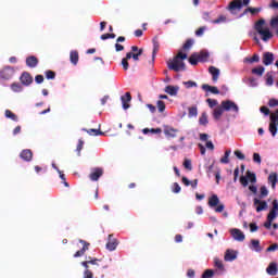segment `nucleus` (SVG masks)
Returning a JSON list of instances; mask_svg holds the SVG:
<instances>
[{
    "label": "nucleus",
    "mask_w": 278,
    "mask_h": 278,
    "mask_svg": "<svg viewBox=\"0 0 278 278\" xmlns=\"http://www.w3.org/2000/svg\"><path fill=\"white\" fill-rule=\"evenodd\" d=\"M184 166L187 170H192V163H191V160L189 159H186L185 162H184Z\"/></svg>",
    "instance_id": "48"
},
{
    "label": "nucleus",
    "mask_w": 278,
    "mask_h": 278,
    "mask_svg": "<svg viewBox=\"0 0 278 278\" xmlns=\"http://www.w3.org/2000/svg\"><path fill=\"white\" fill-rule=\"evenodd\" d=\"M102 175H103V168L96 167V168L91 169V173L89 174V179H90V181H99V179L102 177Z\"/></svg>",
    "instance_id": "9"
},
{
    "label": "nucleus",
    "mask_w": 278,
    "mask_h": 278,
    "mask_svg": "<svg viewBox=\"0 0 278 278\" xmlns=\"http://www.w3.org/2000/svg\"><path fill=\"white\" fill-rule=\"evenodd\" d=\"M11 90L14 92H21L23 91V85H20L18 83H13L11 85Z\"/></svg>",
    "instance_id": "35"
},
{
    "label": "nucleus",
    "mask_w": 278,
    "mask_h": 278,
    "mask_svg": "<svg viewBox=\"0 0 278 278\" xmlns=\"http://www.w3.org/2000/svg\"><path fill=\"white\" fill-rule=\"evenodd\" d=\"M252 161L256 164V165H261L262 164V156L260 153H253L252 154Z\"/></svg>",
    "instance_id": "36"
},
{
    "label": "nucleus",
    "mask_w": 278,
    "mask_h": 278,
    "mask_svg": "<svg viewBox=\"0 0 278 278\" xmlns=\"http://www.w3.org/2000/svg\"><path fill=\"white\" fill-rule=\"evenodd\" d=\"M265 68L262 65H260L258 67L253 68L252 73L255 74L256 76L262 77Z\"/></svg>",
    "instance_id": "39"
},
{
    "label": "nucleus",
    "mask_w": 278,
    "mask_h": 278,
    "mask_svg": "<svg viewBox=\"0 0 278 278\" xmlns=\"http://www.w3.org/2000/svg\"><path fill=\"white\" fill-rule=\"evenodd\" d=\"M273 84H274V78L270 73H267L266 74V86H273Z\"/></svg>",
    "instance_id": "46"
},
{
    "label": "nucleus",
    "mask_w": 278,
    "mask_h": 278,
    "mask_svg": "<svg viewBox=\"0 0 278 278\" xmlns=\"http://www.w3.org/2000/svg\"><path fill=\"white\" fill-rule=\"evenodd\" d=\"M271 28H278V15L271 18Z\"/></svg>",
    "instance_id": "56"
},
{
    "label": "nucleus",
    "mask_w": 278,
    "mask_h": 278,
    "mask_svg": "<svg viewBox=\"0 0 278 278\" xmlns=\"http://www.w3.org/2000/svg\"><path fill=\"white\" fill-rule=\"evenodd\" d=\"M220 203V200L218 199L217 195L213 194L208 199V206L210 207H216Z\"/></svg>",
    "instance_id": "26"
},
{
    "label": "nucleus",
    "mask_w": 278,
    "mask_h": 278,
    "mask_svg": "<svg viewBox=\"0 0 278 278\" xmlns=\"http://www.w3.org/2000/svg\"><path fill=\"white\" fill-rule=\"evenodd\" d=\"M243 81L245 84H248L249 87H251V88H256L258 86V80H257V78H254V77H250V78H248V80L243 79Z\"/></svg>",
    "instance_id": "29"
},
{
    "label": "nucleus",
    "mask_w": 278,
    "mask_h": 278,
    "mask_svg": "<svg viewBox=\"0 0 278 278\" xmlns=\"http://www.w3.org/2000/svg\"><path fill=\"white\" fill-rule=\"evenodd\" d=\"M208 123H210V121L207 119V114L202 113L199 117V125L205 127Z\"/></svg>",
    "instance_id": "31"
},
{
    "label": "nucleus",
    "mask_w": 278,
    "mask_h": 278,
    "mask_svg": "<svg viewBox=\"0 0 278 278\" xmlns=\"http://www.w3.org/2000/svg\"><path fill=\"white\" fill-rule=\"evenodd\" d=\"M142 52H143V50L140 49L138 53H132V60H134L135 62H138V61H139V58L142 55Z\"/></svg>",
    "instance_id": "54"
},
{
    "label": "nucleus",
    "mask_w": 278,
    "mask_h": 278,
    "mask_svg": "<svg viewBox=\"0 0 278 278\" xmlns=\"http://www.w3.org/2000/svg\"><path fill=\"white\" fill-rule=\"evenodd\" d=\"M200 61L199 59V54H191L190 58H189V63L191 65H197Z\"/></svg>",
    "instance_id": "34"
},
{
    "label": "nucleus",
    "mask_w": 278,
    "mask_h": 278,
    "mask_svg": "<svg viewBox=\"0 0 278 278\" xmlns=\"http://www.w3.org/2000/svg\"><path fill=\"white\" fill-rule=\"evenodd\" d=\"M266 273H267V275H270V276H277L278 275L277 263H270V265L267 266V268H266Z\"/></svg>",
    "instance_id": "21"
},
{
    "label": "nucleus",
    "mask_w": 278,
    "mask_h": 278,
    "mask_svg": "<svg viewBox=\"0 0 278 278\" xmlns=\"http://www.w3.org/2000/svg\"><path fill=\"white\" fill-rule=\"evenodd\" d=\"M42 81H45V76L42 75L35 76V83L41 84Z\"/></svg>",
    "instance_id": "62"
},
{
    "label": "nucleus",
    "mask_w": 278,
    "mask_h": 278,
    "mask_svg": "<svg viewBox=\"0 0 278 278\" xmlns=\"http://www.w3.org/2000/svg\"><path fill=\"white\" fill-rule=\"evenodd\" d=\"M184 85L186 86L187 89H191V88H195L197 87V83L189 80V81H185Z\"/></svg>",
    "instance_id": "51"
},
{
    "label": "nucleus",
    "mask_w": 278,
    "mask_h": 278,
    "mask_svg": "<svg viewBox=\"0 0 278 278\" xmlns=\"http://www.w3.org/2000/svg\"><path fill=\"white\" fill-rule=\"evenodd\" d=\"M277 117H278V110L271 113L270 115L269 131L271 132L273 137L277 136V132H278Z\"/></svg>",
    "instance_id": "6"
},
{
    "label": "nucleus",
    "mask_w": 278,
    "mask_h": 278,
    "mask_svg": "<svg viewBox=\"0 0 278 278\" xmlns=\"http://www.w3.org/2000/svg\"><path fill=\"white\" fill-rule=\"evenodd\" d=\"M87 132L90 136H103V132L100 129H89Z\"/></svg>",
    "instance_id": "42"
},
{
    "label": "nucleus",
    "mask_w": 278,
    "mask_h": 278,
    "mask_svg": "<svg viewBox=\"0 0 278 278\" xmlns=\"http://www.w3.org/2000/svg\"><path fill=\"white\" fill-rule=\"evenodd\" d=\"M230 155H231V150H227L224 156L220 159V163L228 164Z\"/></svg>",
    "instance_id": "38"
},
{
    "label": "nucleus",
    "mask_w": 278,
    "mask_h": 278,
    "mask_svg": "<svg viewBox=\"0 0 278 278\" xmlns=\"http://www.w3.org/2000/svg\"><path fill=\"white\" fill-rule=\"evenodd\" d=\"M270 212L278 213V201L277 200H274L273 208Z\"/></svg>",
    "instance_id": "61"
},
{
    "label": "nucleus",
    "mask_w": 278,
    "mask_h": 278,
    "mask_svg": "<svg viewBox=\"0 0 278 278\" xmlns=\"http://www.w3.org/2000/svg\"><path fill=\"white\" fill-rule=\"evenodd\" d=\"M206 102H207L210 109H214L218 104L217 100H214V99H207Z\"/></svg>",
    "instance_id": "47"
},
{
    "label": "nucleus",
    "mask_w": 278,
    "mask_h": 278,
    "mask_svg": "<svg viewBox=\"0 0 278 278\" xmlns=\"http://www.w3.org/2000/svg\"><path fill=\"white\" fill-rule=\"evenodd\" d=\"M250 0H232L228 7V11L231 14H236V12H240L242 5H248Z\"/></svg>",
    "instance_id": "3"
},
{
    "label": "nucleus",
    "mask_w": 278,
    "mask_h": 278,
    "mask_svg": "<svg viewBox=\"0 0 278 278\" xmlns=\"http://www.w3.org/2000/svg\"><path fill=\"white\" fill-rule=\"evenodd\" d=\"M277 214H278L277 212L270 211L269 215H267V220H270V222L275 220L277 218Z\"/></svg>",
    "instance_id": "57"
},
{
    "label": "nucleus",
    "mask_w": 278,
    "mask_h": 278,
    "mask_svg": "<svg viewBox=\"0 0 278 278\" xmlns=\"http://www.w3.org/2000/svg\"><path fill=\"white\" fill-rule=\"evenodd\" d=\"M255 31L260 34L262 40L267 41L273 38V34L265 20H260L254 25Z\"/></svg>",
    "instance_id": "2"
},
{
    "label": "nucleus",
    "mask_w": 278,
    "mask_h": 278,
    "mask_svg": "<svg viewBox=\"0 0 278 278\" xmlns=\"http://www.w3.org/2000/svg\"><path fill=\"white\" fill-rule=\"evenodd\" d=\"M70 62L73 63V65H77L79 62V52L76 50H73L70 52Z\"/></svg>",
    "instance_id": "24"
},
{
    "label": "nucleus",
    "mask_w": 278,
    "mask_h": 278,
    "mask_svg": "<svg viewBox=\"0 0 278 278\" xmlns=\"http://www.w3.org/2000/svg\"><path fill=\"white\" fill-rule=\"evenodd\" d=\"M274 62V54L270 52H265L263 54V64L269 66Z\"/></svg>",
    "instance_id": "20"
},
{
    "label": "nucleus",
    "mask_w": 278,
    "mask_h": 278,
    "mask_svg": "<svg viewBox=\"0 0 278 278\" xmlns=\"http://www.w3.org/2000/svg\"><path fill=\"white\" fill-rule=\"evenodd\" d=\"M267 181H269V184H271V188L275 189V186H277V182H278V174L276 173L269 174Z\"/></svg>",
    "instance_id": "25"
},
{
    "label": "nucleus",
    "mask_w": 278,
    "mask_h": 278,
    "mask_svg": "<svg viewBox=\"0 0 278 278\" xmlns=\"http://www.w3.org/2000/svg\"><path fill=\"white\" fill-rule=\"evenodd\" d=\"M269 106H270V108H276V106H278V100L271 99V100L269 101Z\"/></svg>",
    "instance_id": "63"
},
{
    "label": "nucleus",
    "mask_w": 278,
    "mask_h": 278,
    "mask_svg": "<svg viewBox=\"0 0 278 278\" xmlns=\"http://www.w3.org/2000/svg\"><path fill=\"white\" fill-rule=\"evenodd\" d=\"M194 45L193 39H188L184 45V51H179L175 56V71H185L184 61L188 59V53L186 51H190L192 46Z\"/></svg>",
    "instance_id": "1"
},
{
    "label": "nucleus",
    "mask_w": 278,
    "mask_h": 278,
    "mask_svg": "<svg viewBox=\"0 0 278 278\" xmlns=\"http://www.w3.org/2000/svg\"><path fill=\"white\" fill-rule=\"evenodd\" d=\"M220 106H222V109H223L225 112H235V113H237V114H238V112H239V106H238V104H236L235 102H232V101H230V100L222 101Z\"/></svg>",
    "instance_id": "4"
},
{
    "label": "nucleus",
    "mask_w": 278,
    "mask_h": 278,
    "mask_svg": "<svg viewBox=\"0 0 278 278\" xmlns=\"http://www.w3.org/2000/svg\"><path fill=\"white\" fill-rule=\"evenodd\" d=\"M244 62H249V63L260 62V56H258V54H253L252 58H245Z\"/></svg>",
    "instance_id": "43"
},
{
    "label": "nucleus",
    "mask_w": 278,
    "mask_h": 278,
    "mask_svg": "<svg viewBox=\"0 0 278 278\" xmlns=\"http://www.w3.org/2000/svg\"><path fill=\"white\" fill-rule=\"evenodd\" d=\"M250 249H251L252 251H255V252H261V251H262V248H261V245H260V241L256 240V239H252V240H251Z\"/></svg>",
    "instance_id": "28"
},
{
    "label": "nucleus",
    "mask_w": 278,
    "mask_h": 278,
    "mask_svg": "<svg viewBox=\"0 0 278 278\" xmlns=\"http://www.w3.org/2000/svg\"><path fill=\"white\" fill-rule=\"evenodd\" d=\"M268 189H267V187L266 186H262L261 187V197L262 198H266L267 195H268Z\"/></svg>",
    "instance_id": "52"
},
{
    "label": "nucleus",
    "mask_w": 278,
    "mask_h": 278,
    "mask_svg": "<svg viewBox=\"0 0 278 278\" xmlns=\"http://www.w3.org/2000/svg\"><path fill=\"white\" fill-rule=\"evenodd\" d=\"M214 263H215V267L217 268V270L219 271V274L224 273L225 271V266L223 264V261H220V258H215L214 260Z\"/></svg>",
    "instance_id": "30"
},
{
    "label": "nucleus",
    "mask_w": 278,
    "mask_h": 278,
    "mask_svg": "<svg viewBox=\"0 0 278 278\" xmlns=\"http://www.w3.org/2000/svg\"><path fill=\"white\" fill-rule=\"evenodd\" d=\"M224 112L225 111H224L223 106H216L215 110H213V118L215 121H220Z\"/></svg>",
    "instance_id": "23"
},
{
    "label": "nucleus",
    "mask_w": 278,
    "mask_h": 278,
    "mask_svg": "<svg viewBox=\"0 0 278 278\" xmlns=\"http://www.w3.org/2000/svg\"><path fill=\"white\" fill-rule=\"evenodd\" d=\"M156 109L162 113L166 110V104L162 100H159L156 101Z\"/></svg>",
    "instance_id": "41"
},
{
    "label": "nucleus",
    "mask_w": 278,
    "mask_h": 278,
    "mask_svg": "<svg viewBox=\"0 0 278 278\" xmlns=\"http://www.w3.org/2000/svg\"><path fill=\"white\" fill-rule=\"evenodd\" d=\"M84 278H93V274L90 269H86L84 273Z\"/></svg>",
    "instance_id": "60"
},
{
    "label": "nucleus",
    "mask_w": 278,
    "mask_h": 278,
    "mask_svg": "<svg viewBox=\"0 0 278 278\" xmlns=\"http://www.w3.org/2000/svg\"><path fill=\"white\" fill-rule=\"evenodd\" d=\"M202 90L210 91L213 94L220 93V91L217 89V87L211 86V85H202Z\"/></svg>",
    "instance_id": "27"
},
{
    "label": "nucleus",
    "mask_w": 278,
    "mask_h": 278,
    "mask_svg": "<svg viewBox=\"0 0 278 278\" xmlns=\"http://www.w3.org/2000/svg\"><path fill=\"white\" fill-rule=\"evenodd\" d=\"M163 132H164V135H165V137H166L167 139H172V138H174V136H175V130H174V128H173L172 126H169V125H164V127H163Z\"/></svg>",
    "instance_id": "19"
},
{
    "label": "nucleus",
    "mask_w": 278,
    "mask_h": 278,
    "mask_svg": "<svg viewBox=\"0 0 278 278\" xmlns=\"http://www.w3.org/2000/svg\"><path fill=\"white\" fill-rule=\"evenodd\" d=\"M188 115H189V117H197L199 115V111H198L197 106H191L189 109Z\"/></svg>",
    "instance_id": "40"
},
{
    "label": "nucleus",
    "mask_w": 278,
    "mask_h": 278,
    "mask_svg": "<svg viewBox=\"0 0 278 278\" xmlns=\"http://www.w3.org/2000/svg\"><path fill=\"white\" fill-rule=\"evenodd\" d=\"M152 42H153V50H152V60H151V64H153V62H155V58H156V54L157 52L160 51V41H159V37L155 36L153 39H152Z\"/></svg>",
    "instance_id": "15"
},
{
    "label": "nucleus",
    "mask_w": 278,
    "mask_h": 278,
    "mask_svg": "<svg viewBox=\"0 0 278 278\" xmlns=\"http://www.w3.org/2000/svg\"><path fill=\"white\" fill-rule=\"evenodd\" d=\"M118 245V241L116 238H114V235H109V240L106 243V250L108 251H115Z\"/></svg>",
    "instance_id": "14"
},
{
    "label": "nucleus",
    "mask_w": 278,
    "mask_h": 278,
    "mask_svg": "<svg viewBox=\"0 0 278 278\" xmlns=\"http://www.w3.org/2000/svg\"><path fill=\"white\" fill-rule=\"evenodd\" d=\"M20 81H21V84H22L23 86L28 87V86H30L31 83H34V77L30 76L29 73L23 72L22 75H21V77H20Z\"/></svg>",
    "instance_id": "11"
},
{
    "label": "nucleus",
    "mask_w": 278,
    "mask_h": 278,
    "mask_svg": "<svg viewBox=\"0 0 278 278\" xmlns=\"http://www.w3.org/2000/svg\"><path fill=\"white\" fill-rule=\"evenodd\" d=\"M258 230V226L256 224H250V231L255 232Z\"/></svg>",
    "instance_id": "64"
},
{
    "label": "nucleus",
    "mask_w": 278,
    "mask_h": 278,
    "mask_svg": "<svg viewBox=\"0 0 278 278\" xmlns=\"http://www.w3.org/2000/svg\"><path fill=\"white\" fill-rule=\"evenodd\" d=\"M116 35L115 34H104L100 36L101 40H109V39H115Z\"/></svg>",
    "instance_id": "45"
},
{
    "label": "nucleus",
    "mask_w": 278,
    "mask_h": 278,
    "mask_svg": "<svg viewBox=\"0 0 278 278\" xmlns=\"http://www.w3.org/2000/svg\"><path fill=\"white\" fill-rule=\"evenodd\" d=\"M39 60L36 55H29L26 59V64L29 68H36L38 66Z\"/></svg>",
    "instance_id": "17"
},
{
    "label": "nucleus",
    "mask_w": 278,
    "mask_h": 278,
    "mask_svg": "<svg viewBox=\"0 0 278 278\" xmlns=\"http://www.w3.org/2000/svg\"><path fill=\"white\" fill-rule=\"evenodd\" d=\"M198 58L200 62H206L210 58V53L202 51L198 54Z\"/></svg>",
    "instance_id": "37"
},
{
    "label": "nucleus",
    "mask_w": 278,
    "mask_h": 278,
    "mask_svg": "<svg viewBox=\"0 0 278 278\" xmlns=\"http://www.w3.org/2000/svg\"><path fill=\"white\" fill-rule=\"evenodd\" d=\"M20 159L23 162H31V160H34V152L31 150H29V149H24L20 153Z\"/></svg>",
    "instance_id": "12"
},
{
    "label": "nucleus",
    "mask_w": 278,
    "mask_h": 278,
    "mask_svg": "<svg viewBox=\"0 0 278 278\" xmlns=\"http://www.w3.org/2000/svg\"><path fill=\"white\" fill-rule=\"evenodd\" d=\"M226 21H227V17L225 15H219V17L216 20H213L212 23L213 24H222V23H225Z\"/></svg>",
    "instance_id": "44"
},
{
    "label": "nucleus",
    "mask_w": 278,
    "mask_h": 278,
    "mask_svg": "<svg viewBox=\"0 0 278 278\" xmlns=\"http://www.w3.org/2000/svg\"><path fill=\"white\" fill-rule=\"evenodd\" d=\"M214 276V270L213 269H207L205 270L204 274H202V278H211Z\"/></svg>",
    "instance_id": "49"
},
{
    "label": "nucleus",
    "mask_w": 278,
    "mask_h": 278,
    "mask_svg": "<svg viewBox=\"0 0 278 278\" xmlns=\"http://www.w3.org/2000/svg\"><path fill=\"white\" fill-rule=\"evenodd\" d=\"M230 235L232 237L233 240H237L239 242H242L245 240V235L244 232H242L240 229L238 228H232L230 229Z\"/></svg>",
    "instance_id": "10"
},
{
    "label": "nucleus",
    "mask_w": 278,
    "mask_h": 278,
    "mask_svg": "<svg viewBox=\"0 0 278 278\" xmlns=\"http://www.w3.org/2000/svg\"><path fill=\"white\" fill-rule=\"evenodd\" d=\"M122 66L124 71H128L129 64L127 59H122Z\"/></svg>",
    "instance_id": "59"
},
{
    "label": "nucleus",
    "mask_w": 278,
    "mask_h": 278,
    "mask_svg": "<svg viewBox=\"0 0 278 278\" xmlns=\"http://www.w3.org/2000/svg\"><path fill=\"white\" fill-rule=\"evenodd\" d=\"M121 101H122L123 110L127 111L130 108V105L128 104L131 101L130 93L127 92L125 96H122Z\"/></svg>",
    "instance_id": "16"
},
{
    "label": "nucleus",
    "mask_w": 278,
    "mask_h": 278,
    "mask_svg": "<svg viewBox=\"0 0 278 278\" xmlns=\"http://www.w3.org/2000/svg\"><path fill=\"white\" fill-rule=\"evenodd\" d=\"M238 252L233 250H227L226 255H224V260L227 262H232L237 260Z\"/></svg>",
    "instance_id": "18"
},
{
    "label": "nucleus",
    "mask_w": 278,
    "mask_h": 278,
    "mask_svg": "<svg viewBox=\"0 0 278 278\" xmlns=\"http://www.w3.org/2000/svg\"><path fill=\"white\" fill-rule=\"evenodd\" d=\"M45 76H46V79L53 80V79L56 78V73L51 71V70H49V71L45 72Z\"/></svg>",
    "instance_id": "33"
},
{
    "label": "nucleus",
    "mask_w": 278,
    "mask_h": 278,
    "mask_svg": "<svg viewBox=\"0 0 278 278\" xmlns=\"http://www.w3.org/2000/svg\"><path fill=\"white\" fill-rule=\"evenodd\" d=\"M165 92L166 93H169L170 96H174L175 94V87L169 85V86H166L165 87Z\"/></svg>",
    "instance_id": "50"
},
{
    "label": "nucleus",
    "mask_w": 278,
    "mask_h": 278,
    "mask_svg": "<svg viewBox=\"0 0 278 278\" xmlns=\"http://www.w3.org/2000/svg\"><path fill=\"white\" fill-rule=\"evenodd\" d=\"M208 72L212 75V80L217 81L218 77L220 76V70L216 68L215 66H211Z\"/></svg>",
    "instance_id": "22"
},
{
    "label": "nucleus",
    "mask_w": 278,
    "mask_h": 278,
    "mask_svg": "<svg viewBox=\"0 0 278 278\" xmlns=\"http://www.w3.org/2000/svg\"><path fill=\"white\" fill-rule=\"evenodd\" d=\"M235 156H237L240 161L245 160V154H242L239 150L233 152Z\"/></svg>",
    "instance_id": "55"
},
{
    "label": "nucleus",
    "mask_w": 278,
    "mask_h": 278,
    "mask_svg": "<svg viewBox=\"0 0 278 278\" xmlns=\"http://www.w3.org/2000/svg\"><path fill=\"white\" fill-rule=\"evenodd\" d=\"M79 243L83 244V249H80L79 251H77V252L74 254V258L81 257V256L85 255V252H86V251H89V247H90V243H89V242H86L85 240H79Z\"/></svg>",
    "instance_id": "13"
},
{
    "label": "nucleus",
    "mask_w": 278,
    "mask_h": 278,
    "mask_svg": "<svg viewBox=\"0 0 278 278\" xmlns=\"http://www.w3.org/2000/svg\"><path fill=\"white\" fill-rule=\"evenodd\" d=\"M84 149V141L81 139L78 140V144L76 148L77 154L80 155L81 150Z\"/></svg>",
    "instance_id": "53"
},
{
    "label": "nucleus",
    "mask_w": 278,
    "mask_h": 278,
    "mask_svg": "<svg viewBox=\"0 0 278 278\" xmlns=\"http://www.w3.org/2000/svg\"><path fill=\"white\" fill-rule=\"evenodd\" d=\"M249 181L252 184L256 182V175L252 174L251 172H248L245 176L240 177V182L243 187H248Z\"/></svg>",
    "instance_id": "7"
},
{
    "label": "nucleus",
    "mask_w": 278,
    "mask_h": 278,
    "mask_svg": "<svg viewBox=\"0 0 278 278\" xmlns=\"http://www.w3.org/2000/svg\"><path fill=\"white\" fill-rule=\"evenodd\" d=\"M15 74V70L12 66H5L0 71V79L2 80H10L13 78Z\"/></svg>",
    "instance_id": "5"
},
{
    "label": "nucleus",
    "mask_w": 278,
    "mask_h": 278,
    "mask_svg": "<svg viewBox=\"0 0 278 278\" xmlns=\"http://www.w3.org/2000/svg\"><path fill=\"white\" fill-rule=\"evenodd\" d=\"M5 117H7L8 119L13 121V122H18V116L15 115V114H14L12 111H10V110H5Z\"/></svg>",
    "instance_id": "32"
},
{
    "label": "nucleus",
    "mask_w": 278,
    "mask_h": 278,
    "mask_svg": "<svg viewBox=\"0 0 278 278\" xmlns=\"http://www.w3.org/2000/svg\"><path fill=\"white\" fill-rule=\"evenodd\" d=\"M261 10L258 8H249L244 11V13L251 12L252 14L258 13Z\"/></svg>",
    "instance_id": "58"
},
{
    "label": "nucleus",
    "mask_w": 278,
    "mask_h": 278,
    "mask_svg": "<svg viewBox=\"0 0 278 278\" xmlns=\"http://www.w3.org/2000/svg\"><path fill=\"white\" fill-rule=\"evenodd\" d=\"M253 205L255 207L256 213L268 210V204L266 201H262L258 198H254Z\"/></svg>",
    "instance_id": "8"
}]
</instances>
